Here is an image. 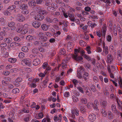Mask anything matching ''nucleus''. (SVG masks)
<instances>
[{"label":"nucleus","mask_w":122,"mask_h":122,"mask_svg":"<svg viewBox=\"0 0 122 122\" xmlns=\"http://www.w3.org/2000/svg\"><path fill=\"white\" fill-rule=\"evenodd\" d=\"M49 81V78L48 77H46L45 78V80L43 82V84L44 85L45 87H46L47 86V85Z\"/></svg>","instance_id":"25"},{"label":"nucleus","mask_w":122,"mask_h":122,"mask_svg":"<svg viewBox=\"0 0 122 122\" xmlns=\"http://www.w3.org/2000/svg\"><path fill=\"white\" fill-rule=\"evenodd\" d=\"M43 115L42 113L40 112L38 115L35 116V118L37 119H39L43 117Z\"/></svg>","instance_id":"23"},{"label":"nucleus","mask_w":122,"mask_h":122,"mask_svg":"<svg viewBox=\"0 0 122 122\" xmlns=\"http://www.w3.org/2000/svg\"><path fill=\"white\" fill-rule=\"evenodd\" d=\"M51 6L54 9V8H58L57 5L54 3H52L51 4Z\"/></svg>","instance_id":"59"},{"label":"nucleus","mask_w":122,"mask_h":122,"mask_svg":"<svg viewBox=\"0 0 122 122\" xmlns=\"http://www.w3.org/2000/svg\"><path fill=\"white\" fill-rule=\"evenodd\" d=\"M44 18V16L41 15L39 13L37 14L34 17L35 19L36 20H42Z\"/></svg>","instance_id":"7"},{"label":"nucleus","mask_w":122,"mask_h":122,"mask_svg":"<svg viewBox=\"0 0 122 122\" xmlns=\"http://www.w3.org/2000/svg\"><path fill=\"white\" fill-rule=\"evenodd\" d=\"M87 24L89 26H90L92 28H93L94 27L97 26V25L95 23L91 22V21H88L87 23Z\"/></svg>","instance_id":"18"},{"label":"nucleus","mask_w":122,"mask_h":122,"mask_svg":"<svg viewBox=\"0 0 122 122\" xmlns=\"http://www.w3.org/2000/svg\"><path fill=\"white\" fill-rule=\"evenodd\" d=\"M72 99L73 102H77L79 101L78 97L75 96H72Z\"/></svg>","instance_id":"28"},{"label":"nucleus","mask_w":122,"mask_h":122,"mask_svg":"<svg viewBox=\"0 0 122 122\" xmlns=\"http://www.w3.org/2000/svg\"><path fill=\"white\" fill-rule=\"evenodd\" d=\"M0 22L2 25H4L5 24V20L4 18H1L0 19Z\"/></svg>","instance_id":"42"},{"label":"nucleus","mask_w":122,"mask_h":122,"mask_svg":"<svg viewBox=\"0 0 122 122\" xmlns=\"http://www.w3.org/2000/svg\"><path fill=\"white\" fill-rule=\"evenodd\" d=\"M21 112V113H27L29 112V110L25 108H22Z\"/></svg>","instance_id":"40"},{"label":"nucleus","mask_w":122,"mask_h":122,"mask_svg":"<svg viewBox=\"0 0 122 122\" xmlns=\"http://www.w3.org/2000/svg\"><path fill=\"white\" fill-rule=\"evenodd\" d=\"M18 56L20 58H22L25 57V55L23 52H21L19 53Z\"/></svg>","instance_id":"47"},{"label":"nucleus","mask_w":122,"mask_h":122,"mask_svg":"<svg viewBox=\"0 0 122 122\" xmlns=\"http://www.w3.org/2000/svg\"><path fill=\"white\" fill-rule=\"evenodd\" d=\"M30 115H28L26 116L24 118V120L26 122H27L29 121Z\"/></svg>","instance_id":"64"},{"label":"nucleus","mask_w":122,"mask_h":122,"mask_svg":"<svg viewBox=\"0 0 122 122\" xmlns=\"http://www.w3.org/2000/svg\"><path fill=\"white\" fill-rule=\"evenodd\" d=\"M72 81L74 84L75 87H76V85L78 84V81L76 79H73Z\"/></svg>","instance_id":"53"},{"label":"nucleus","mask_w":122,"mask_h":122,"mask_svg":"<svg viewBox=\"0 0 122 122\" xmlns=\"http://www.w3.org/2000/svg\"><path fill=\"white\" fill-rule=\"evenodd\" d=\"M39 50L37 48H35L32 50V52L35 54H37Z\"/></svg>","instance_id":"36"},{"label":"nucleus","mask_w":122,"mask_h":122,"mask_svg":"<svg viewBox=\"0 0 122 122\" xmlns=\"http://www.w3.org/2000/svg\"><path fill=\"white\" fill-rule=\"evenodd\" d=\"M49 44L50 43L49 42H45L43 43H41L42 46L44 47L48 46H49Z\"/></svg>","instance_id":"52"},{"label":"nucleus","mask_w":122,"mask_h":122,"mask_svg":"<svg viewBox=\"0 0 122 122\" xmlns=\"http://www.w3.org/2000/svg\"><path fill=\"white\" fill-rule=\"evenodd\" d=\"M31 61L30 59L26 58L23 59L21 61V64L24 65H25L27 66H30L31 65Z\"/></svg>","instance_id":"4"},{"label":"nucleus","mask_w":122,"mask_h":122,"mask_svg":"<svg viewBox=\"0 0 122 122\" xmlns=\"http://www.w3.org/2000/svg\"><path fill=\"white\" fill-rule=\"evenodd\" d=\"M68 16L70 18H72L73 17H74V14L71 11H68Z\"/></svg>","instance_id":"39"},{"label":"nucleus","mask_w":122,"mask_h":122,"mask_svg":"<svg viewBox=\"0 0 122 122\" xmlns=\"http://www.w3.org/2000/svg\"><path fill=\"white\" fill-rule=\"evenodd\" d=\"M50 26L49 24H42L41 25V27L42 29L44 31L47 30Z\"/></svg>","instance_id":"15"},{"label":"nucleus","mask_w":122,"mask_h":122,"mask_svg":"<svg viewBox=\"0 0 122 122\" xmlns=\"http://www.w3.org/2000/svg\"><path fill=\"white\" fill-rule=\"evenodd\" d=\"M12 40L11 38L10 37H8L5 38L4 39V41L5 42L8 43H9L12 42Z\"/></svg>","instance_id":"22"},{"label":"nucleus","mask_w":122,"mask_h":122,"mask_svg":"<svg viewBox=\"0 0 122 122\" xmlns=\"http://www.w3.org/2000/svg\"><path fill=\"white\" fill-rule=\"evenodd\" d=\"M91 90L93 92H96L97 91V90L95 86L94 85H92L91 88Z\"/></svg>","instance_id":"45"},{"label":"nucleus","mask_w":122,"mask_h":122,"mask_svg":"<svg viewBox=\"0 0 122 122\" xmlns=\"http://www.w3.org/2000/svg\"><path fill=\"white\" fill-rule=\"evenodd\" d=\"M84 69L82 66H80L77 68V72L82 74L84 71Z\"/></svg>","instance_id":"27"},{"label":"nucleus","mask_w":122,"mask_h":122,"mask_svg":"<svg viewBox=\"0 0 122 122\" xmlns=\"http://www.w3.org/2000/svg\"><path fill=\"white\" fill-rule=\"evenodd\" d=\"M90 46H88L86 48V50L88 54H90L91 53L90 50Z\"/></svg>","instance_id":"57"},{"label":"nucleus","mask_w":122,"mask_h":122,"mask_svg":"<svg viewBox=\"0 0 122 122\" xmlns=\"http://www.w3.org/2000/svg\"><path fill=\"white\" fill-rule=\"evenodd\" d=\"M81 102L82 104H86L87 102V100L86 98H81Z\"/></svg>","instance_id":"24"},{"label":"nucleus","mask_w":122,"mask_h":122,"mask_svg":"<svg viewBox=\"0 0 122 122\" xmlns=\"http://www.w3.org/2000/svg\"><path fill=\"white\" fill-rule=\"evenodd\" d=\"M88 74L86 72H84L83 74V77L86 81V80L88 78Z\"/></svg>","instance_id":"34"},{"label":"nucleus","mask_w":122,"mask_h":122,"mask_svg":"<svg viewBox=\"0 0 122 122\" xmlns=\"http://www.w3.org/2000/svg\"><path fill=\"white\" fill-rule=\"evenodd\" d=\"M28 30L27 29H21V28L19 29L17 32L21 34L24 35L26 34Z\"/></svg>","instance_id":"12"},{"label":"nucleus","mask_w":122,"mask_h":122,"mask_svg":"<svg viewBox=\"0 0 122 122\" xmlns=\"http://www.w3.org/2000/svg\"><path fill=\"white\" fill-rule=\"evenodd\" d=\"M112 37L110 35H108L106 36V40L109 42H111L112 40Z\"/></svg>","instance_id":"46"},{"label":"nucleus","mask_w":122,"mask_h":122,"mask_svg":"<svg viewBox=\"0 0 122 122\" xmlns=\"http://www.w3.org/2000/svg\"><path fill=\"white\" fill-rule=\"evenodd\" d=\"M114 115L110 111H108V112L107 117L109 120H111L114 118Z\"/></svg>","instance_id":"19"},{"label":"nucleus","mask_w":122,"mask_h":122,"mask_svg":"<svg viewBox=\"0 0 122 122\" xmlns=\"http://www.w3.org/2000/svg\"><path fill=\"white\" fill-rule=\"evenodd\" d=\"M118 83L119 85V86L122 89V78L121 77H120L118 80Z\"/></svg>","instance_id":"48"},{"label":"nucleus","mask_w":122,"mask_h":122,"mask_svg":"<svg viewBox=\"0 0 122 122\" xmlns=\"http://www.w3.org/2000/svg\"><path fill=\"white\" fill-rule=\"evenodd\" d=\"M8 26L10 27V29L12 30H15V24L14 22H8Z\"/></svg>","instance_id":"9"},{"label":"nucleus","mask_w":122,"mask_h":122,"mask_svg":"<svg viewBox=\"0 0 122 122\" xmlns=\"http://www.w3.org/2000/svg\"><path fill=\"white\" fill-rule=\"evenodd\" d=\"M30 58L31 59H36L37 57V56L35 55L31 54L30 55Z\"/></svg>","instance_id":"51"},{"label":"nucleus","mask_w":122,"mask_h":122,"mask_svg":"<svg viewBox=\"0 0 122 122\" xmlns=\"http://www.w3.org/2000/svg\"><path fill=\"white\" fill-rule=\"evenodd\" d=\"M110 98L113 100H114L115 99L116 101H117V100H119L117 97L116 96L113 94H112L110 95Z\"/></svg>","instance_id":"26"},{"label":"nucleus","mask_w":122,"mask_h":122,"mask_svg":"<svg viewBox=\"0 0 122 122\" xmlns=\"http://www.w3.org/2000/svg\"><path fill=\"white\" fill-rule=\"evenodd\" d=\"M39 13L41 15H45L47 14V12L45 10H41L39 11Z\"/></svg>","instance_id":"32"},{"label":"nucleus","mask_w":122,"mask_h":122,"mask_svg":"<svg viewBox=\"0 0 122 122\" xmlns=\"http://www.w3.org/2000/svg\"><path fill=\"white\" fill-rule=\"evenodd\" d=\"M80 110L81 112L84 113L86 112V110L85 108V107L83 105H81L80 107Z\"/></svg>","instance_id":"21"},{"label":"nucleus","mask_w":122,"mask_h":122,"mask_svg":"<svg viewBox=\"0 0 122 122\" xmlns=\"http://www.w3.org/2000/svg\"><path fill=\"white\" fill-rule=\"evenodd\" d=\"M100 105L101 107L103 108H105L107 106L108 104V102L106 100H102L100 102Z\"/></svg>","instance_id":"13"},{"label":"nucleus","mask_w":122,"mask_h":122,"mask_svg":"<svg viewBox=\"0 0 122 122\" xmlns=\"http://www.w3.org/2000/svg\"><path fill=\"white\" fill-rule=\"evenodd\" d=\"M101 112L103 116L104 117H106L107 115V112L105 109H102L101 110Z\"/></svg>","instance_id":"37"},{"label":"nucleus","mask_w":122,"mask_h":122,"mask_svg":"<svg viewBox=\"0 0 122 122\" xmlns=\"http://www.w3.org/2000/svg\"><path fill=\"white\" fill-rule=\"evenodd\" d=\"M76 76L79 79H81L83 78L82 74L79 72H77L76 74Z\"/></svg>","instance_id":"41"},{"label":"nucleus","mask_w":122,"mask_h":122,"mask_svg":"<svg viewBox=\"0 0 122 122\" xmlns=\"http://www.w3.org/2000/svg\"><path fill=\"white\" fill-rule=\"evenodd\" d=\"M33 39V37L30 35L26 37V40L30 41H32Z\"/></svg>","instance_id":"43"},{"label":"nucleus","mask_w":122,"mask_h":122,"mask_svg":"<svg viewBox=\"0 0 122 122\" xmlns=\"http://www.w3.org/2000/svg\"><path fill=\"white\" fill-rule=\"evenodd\" d=\"M103 52L105 53V56L107 55L109 53L108 47L107 46H106L105 43L103 41L102 42Z\"/></svg>","instance_id":"5"},{"label":"nucleus","mask_w":122,"mask_h":122,"mask_svg":"<svg viewBox=\"0 0 122 122\" xmlns=\"http://www.w3.org/2000/svg\"><path fill=\"white\" fill-rule=\"evenodd\" d=\"M111 109L112 112L113 113H116L117 112V110L115 106L113 104L111 106Z\"/></svg>","instance_id":"30"},{"label":"nucleus","mask_w":122,"mask_h":122,"mask_svg":"<svg viewBox=\"0 0 122 122\" xmlns=\"http://www.w3.org/2000/svg\"><path fill=\"white\" fill-rule=\"evenodd\" d=\"M93 80L95 83H97L98 82L99 79L97 76H94L93 77Z\"/></svg>","instance_id":"63"},{"label":"nucleus","mask_w":122,"mask_h":122,"mask_svg":"<svg viewBox=\"0 0 122 122\" xmlns=\"http://www.w3.org/2000/svg\"><path fill=\"white\" fill-rule=\"evenodd\" d=\"M72 57L73 59L77 62H79L83 59L82 57L78 55L75 52V54L72 55Z\"/></svg>","instance_id":"3"},{"label":"nucleus","mask_w":122,"mask_h":122,"mask_svg":"<svg viewBox=\"0 0 122 122\" xmlns=\"http://www.w3.org/2000/svg\"><path fill=\"white\" fill-rule=\"evenodd\" d=\"M107 30V28L106 25L105 24H104L103 26L102 31V36L104 38H105V37L106 32Z\"/></svg>","instance_id":"8"},{"label":"nucleus","mask_w":122,"mask_h":122,"mask_svg":"<svg viewBox=\"0 0 122 122\" xmlns=\"http://www.w3.org/2000/svg\"><path fill=\"white\" fill-rule=\"evenodd\" d=\"M87 11H82V14L84 16H85L86 15H89V13L87 12Z\"/></svg>","instance_id":"55"},{"label":"nucleus","mask_w":122,"mask_h":122,"mask_svg":"<svg viewBox=\"0 0 122 122\" xmlns=\"http://www.w3.org/2000/svg\"><path fill=\"white\" fill-rule=\"evenodd\" d=\"M3 97L4 98H9L10 99H11L12 98L11 97V94L10 93H8L7 94H6L5 93H3Z\"/></svg>","instance_id":"20"},{"label":"nucleus","mask_w":122,"mask_h":122,"mask_svg":"<svg viewBox=\"0 0 122 122\" xmlns=\"http://www.w3.org/2000/svg\"><path fill=\"white\" fill-rule=\"evenodd\" d=\"M20 9L23 10L22 11V13L24 14H27L29 13L28 8V6L27 5L25 4H21L20 6Z\"/></svg>","instance_id":"1"},{"label":"nucleus","mask_w":122,"mask_h":122,"mask_svg":"<svg viewBox=\"0 0 122 122\" xmlns=\"http://www.w3.org/2000/svg\"><path fill=\"white\" fill-rule=\"evenodd\" d=\"M82 56L84 58H86L88 61H90L91 60V57L85 54L83 55Z\"/></svg>","instance_id":"35"},{"label":"nucleus","mask_w":122,"mask_h":122,"mask_svg":"<svg viewBox=\"0 0 122 122\" xmlns=\"http://www.w3.org/2000/svg\"><path fill=\"white\" fill-rule=\"evenodd\" d=\"M96 33L97 36L99 37L100 38L102 36V34L100 30H99L98 31H96Z\"/></svg>","instance_id":"49"},{"label":"nucleus","mask_w":122,"mask_h":122,"mask_svg":"<svg viewBox=\"0 0 122 122\" xmlns=\"http://www.w3.org/2000/svg\"><path fill=\"white\" fill-rule=\"evenodd\" d=\"M22 78L20 77H18L15 80V82L17 83L21 82L22 81Z\"/></svg>","instance_id":"56"},{"label":"nucleus","mask_w":122,"mask_h":122,"mask_svg":"<svg viewBox=\"0 0 122 122\" xmlns=\"http://www.w3.org/2000/svg\"><path fill=\"white\" fill-rule=\"evenodd\" d=\"M13 118V116L12 115H9V118H8V120L9 122H14L12 119Z\"/></svg>","instance_id":"62"},{"label":"nucleus","mask_w":122,"mask_h":122,"mask_svg":"<svg viewBox=\"0 0 122 122\" xmlns=\"http://www.w3.org/2000/svg\"><path fill=\"white\" fill-rule=\"evenodd\" d=\"M22 51L25 52H27L29 51L28 47L26 46H23L21 48Z\"/></svg>","instance_id":"38"},{"label":"nucleus","mask_w":122,"mask_h":122,"mask_svg":"<svg viewBox=\"0 0 122 122\" xmlns=\"http://www.w3.org/2000/svg\"><path fill=\"white\" fill-rule=\"evenodd\" d=\"M91 10V8L88 6H86L84 8V10L86 11L89 12Z\"/></svg>","instance_id":"60"},{"label":"nucleus","mask_w":122,"mask_h":122,"mask_svg":"<svg viewBox=\"0 0 122 122\" xmlns=\"http://www.w3.org/2000/svg\"><path fill=\"white\" fill-rule=\"evenodd\" d=\"M51 0H48V1H46L45 2V4L46 5L49 6L50 5L52 2Z\"/></svg>","instance_id":"58"},{"label":"nucleus","mask_w":122,"mask_h":122,"mask_svg":"<svg viewBox=\"0 0 122 122\" xmlns=\"http://www.w3.org/2000/svg\"><path fill=\"white\" fill-rule=\"evenodd\" d=\"M32 25L35 28H37L40 27L41 25V24L39 21H35L33 23Z\"/></svg>","instance_id":"17"},{"label":"nucleus","mask_w":122,"mask_h":122,"mask_svg":"<svg viewBox=\"0 0 122 122\" xmlns=\"http://www.w3.org/2000/svg\"><path fill=\"white\" fill-rule=\"evenodd\" d=\"M107 62L111 64L112 63L113 61V58L111 54H108L107 56Z\"/></svg>","instance_id":"11"},{"label":"nucleus","mask_w":122,"mask_h":122,"mask_svg":"<svg viewBox=\"0 0 122 122\" xmlns=\"http://www.w3.org/2000/svg\"><path fill=\"white\" fill-rule=\"evenodd\" d=\"M66 51L64 48H62L60 49L59 51V54L60 55H64L66 53Z\"/></svg>","instance_id":"29"},{"label":"nucleus","mask_w":122,"mask_h":122,"mask_svg":"<svg viewBox=\"0 0 122 122\" xmlns=\"http://www.w3.org/2000/svg\"><path fill=\"white\" fill-rule=\"evenodd\" d=\"M60 15V12L57 11L54 12L52 14V15L55 17H57L59 16Z\"/></svg>","instance_id":"50"},{"label":"nucleus","mask_w":122,"mask_h":122,"mask_svg":"<svg viewBox=\"0 0 122 122\" xmlns=\"http://www.w3.org/2000/svg\"><path fill=\"white\" fill-rule=\"evenodd\" d=\"M40 59L36 58L33 61V64L34 66H36L39 65L40 64Z\"/></svg>","instance_id":"14"},{"label":"nucleus","mask_w":122,"mask_h":122,"mask_svg":"<svg viewBox=\"0 0 122 122\" xmlns=\"http://www.w3.org/2000/svg\"><path fill=\"white\" fill-rule=\"evenodd\" d=\"M19 92V89L17 88H15L12 91V93L16 94L18 93Z\"/></svg>","instance_id":"33"},{"label":"nucleus","mask_w":122,"mask_h":122,"mask_svg":"<svg viewBox=\"0 0 122 122\" xmlns=\"http://www.w3.org/2000/svg\"><path fill=\"white\" fill-rule=\"evenodd\" d=\"M85 120L82 117H80L78 119L79 122H85Z\"/></svg>","instance_id":"54"},{"label":"nucleus","mask_w":122,"mask_h":122,"mask_svg":"<svg viewBox=\"0 0 122 122\" xmlns=\"http://www.w3.org/2000/svg\"><path fill=\"white\" fill-rule=\"evenodd\" d=\"M16 18L17 20L20 22L23 21L25 20V17L21 14H18L16 15Z\"/></svg>","instance_id":"6"},{"label":"nucleus","mask_w":122,"mask_h":122,"mask_svg":"<svg viewBox=\"0 0 122 122\" xmlns=\"http://www.w3.org/2000/svg\"><path fill=\"white\" fill-rule=\"evenodd\" d=\"M79 111L76 108H74L71 110V117L73 119H75V115L77 116H78L79 115Z\"/></svg>","instance_id":"2"},{"label":"nucleus","mask_w":122,"mask_h":122,"mask_svg":"<svg viewBox=\"0 0 122 122\" xmlns=\"http://www.w3.org/2000/svg\"><path fill=\"white\" fill-rule=\"evenodd\" d=\"M62 23V26H64L66 27H67L68 26V22L67 21L63 20Z\"/></svg>","instance_id":"61"},{"label":"nucleus","mask_w":122,"mask_h":122,"mask_svg":"<svg viewBox=\"0 0 122 122\" xmlns=\"http://www.w3.org/2000/svg\"><path fill=\"white\" fill-rule=\"evenodd\" d=\"M8 61L11 63H14L16 61V59L15 58H9L8 59Z\"/></svg>","instance_id":"31"},{"label":"nucleus","mask_w":122,"mask_h":122,"mask_svg":"<svg viewBox=\"0 0 122 122\" xmlns=\"http://www.w3.org/2000/svg\"><path fill=\"white\" fill-rule=\"evenodd\" d=\"M3 80L2 81V83L3 85L5 86L7 85L8 84V82L7 81V80H10V78H4Z\"/></svg>","instance_id":"16"},{"label":"nucleus","mask_w":122,"mask_h":122,"mask_svg":"<svg viewBox=\"0 0 122 122\" xmlns=\"http://www.w3.org/2000/svg\"><path fill=\"white\" fill-rule=\"evenodd\" d=\"M96 115L93 113L90 114L88 116V119L90 121L93 122L96 120Z\"/></svg>","instance_id":"10"},{"label":"nucleus","mask_w":122,"mask_h":122,"mask_svg":"<svg viewBox=\"0 0 122 122\" xmlns=\"http://www.w3.org/2000/svg\"><path fill=\"white\" fill-rule=\"evenodd\" d=\"M16 7V6L14 5H12L11 6H9L7 9V10H12L14 9Z\"/></svg>","instance_id":"44"}]
</instances>
